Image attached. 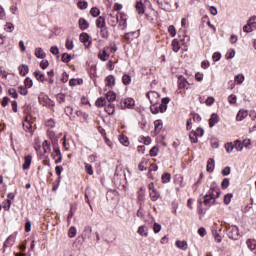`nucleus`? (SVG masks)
Listing matches in <instances>:
<instances>
[{
    "mask_svg": "<svg viewBox=\"0 0 256 256\" xmlns=\"http://www.w3.org/2000/svg\"><path fill=\"white\" fill-rule=\"evenodd\" d=\"M197 137H199L198 135L195 134V132H190L189 134V139L191 141V143H197L198 139Z\"/></svg>",
    "mask_w": 256,
    "mask_h": 256,
    "instance_id": "nucleus-50",
    "label": "nucleus"
},
{
    "mask_svg": "<svg viewBox=\"0 0 256 256\" xmlns=\"http://www.w3.org/2000/svg\"><path fill=\"white\" fill-rule=\"evenodd\" d=\"M159 155V147L154 146L150 150V157H157Z\"/></svg>",
    "mask_w": 256,
    "mask_h": 256,
    "instance_id": "nucleus-44",
    "label": "nucleus"
},
{
    "mask_svg": "<svg viewBox=\"0 0 256 256\" xmlns=\"http://www.w3.org/2000/svg\"><path fill=\"white\" fill-rule=\"evenodd\" d=\"M168 32L170 33L171 37H175V35H177V31L175 30V26L173 25L168 27Z\"/></svg>",
    "mask_w": 256,
    "mask_h": 256,
    "instance_id": "nucleus-61",
    "label": "nucleus"
},
{
    "mask_svg": "<svg viewBox=\"0 0 256 256\" xmlns=\"http://www.w3.org/2000/svg\"><path fill=\"white\" fill-rule=\"evenodd\" d=\"M123 85H129L131 83V76L129 74H124L122 77Z\"/></svg>",
    "mask_w": 256,
    "mask_h": 256,
    "instance_id": "nucleus-39",
    "label": "nucleus"
},
{
    "mask_svg": "<svg viewBox=\"0 0 256 256\" xmlns=\"http://www.w3.org/2000/svg\"><path fill=\"white\" fill-rule=\"evenodd\" d=\"M219 123V115L213 113L209 119V127H215Z\"/></svg>",
    "mask_w": 256,
    "mask_h": 256,
    "instance_id": "nucleus-15",
    "label": "nucleus"
},
{
    "mask_svg": "<svg viewBox=\"0 0 256 256\" xmlns=\"http://www.w3.org/2000/svg\"><path fill=\"white\" fill-rule=\"evenodd\" d=\"M15 243V236H9L7 240L4 242V247H11Z\"/></svg>",
    "mask_w": 256,
    "mask_h": 256,
    "instance_id": "nucleus-34",
    "label": "nucleus"
},
{
    "mask_svg": "<svg viewBox=\"0 0 256 256\" xmlns=\"http://www.w3.org/2000/svg\"><path fill=\"white\" fill-rule=\"evenodd\" d=\"M100 61H109V54L105 50H100L98 53Z\"/></svg>",
    "mask_w": 256,
    "mask_h": 256,
    "instance_id": "nucleus-22",
    "label": "nucleus"
},
{
    "mask_svg": "<svg viewBox=\"0 0 256 256\" xmlns=\"http://www.w3.org/2000/svg\"><path fill=\"white\" fill-rule=\"evenodd\" d=\"M206 169H207L208 173H213V171L215 169V159L210 158L208 160Z\"/></svg>",
    "mask_w": 256,
    "mask_h": 256,
    "instance_id": "nucleus-19",
    "label": "nucleus"
},
{
    "mask_svg": "<svg viewBox=\"0 0 256 256\" xmlns=\"http://www.w3.org/2000/svg\"><path fill=\"white\" fill-rule=\"evenodd\" d=\"M222 189H227L229 187V178H224L222 183H221Z\"/></svg>",
    "mask_w": 256,
    "mask_h": 256,
    "instance_id": "nucleus-63",
    "label": "nucleus"
},
{
    "mask_svg": "<svg viewBox=\"0 0 256 256\" xmlns=\"http://www.w3.org/2000/svg\"><path fill=\"white\" fill-rule=\"evenodd\" d=\"M39 101L41 105H43L44 107H49V108L55 107V102L49 99V97L39 98Z\"/></svg>",
    "mask_w": 256,
    "mask_h": 256,
    "instance_id": "nucleus-9",
    "label": "nucleus"
},
{
    "mask_svg": "<svg viewBox=\"0 0 256 256\" xmlns=\"http://www.w3.org/2000/svg\"><path fill=\"white\" fill-rule=\"evenodd\" d=\"M233 147L234 149H236V151H243V147H245V145L243 144V142L235 140L233 143Z\"/></svg>",
    "mask_w": 256,
    "mask_h": 256,
    "instance_id": "nucleus-28",
    "label": "nucleus"
},
{
    "mask_svg": "<svg viewBox=\"0 0 256 256\" xmlns=\"http://www.w3.org/2000/svg\"><path fill=\"white\" fill-rule=\"evenodd\" d=\"M192 132L195 133V135H197L198 137H203V134L205 133L202 128H197L195 131Z\"/></svg>",
    "mask_w": 256,
    "mask_h": 256,
    "instance_id": "nucleus-62",
    "label": "nucleus"
},
{
    "mask_svg": "<svg viewBox=\"0 0 256 256\" xmlns=\"http://www.w3.org/2000/svg\"><path fill=\"white\" fill-rule=\"evenodd\" d=\"M118 27L125 31L127 29V14L123 12H118Z\"/></svg>",
    "mask_w": 256,
    "mask_h": 256,
    "instance_id": "nucleus-2",
    "label": "nucleus"
},
{
    "mask_svg": "<svg viewBox=\"0 0 256 256\" xmlns=\"http://www.w3.org/2000/svg\"><path fill=\"white\" fill-rule=\"evenodd\" d=\"M119 141L124 147H129V138H127L125 135H120Z\"/></svg>",
    "mask_w": 256,
    "mask_h": 256,
    "instance_id": "nucleus-37",
    "label": "nucleus"
},
{
    "mask_svg": "<svg viewBox=\"0 0 256 256\" xmlns=\"http://www.w3.org/2000/svg\"><path fill=\"white\" fill-rule=\"evenodd\" d=\"M162 183H169L171 181V174L170 173H164L161 177Z\"/></svg>",
    "mask_w": 256,
    "mask_h": 256,
    "instance_id": "nucleus-45",
    "label": "nucleus"
},
{
    "mask_svg": "<svg viewBox=\"0 0 256 256\" xmlns=\"http://www.w3.org/2000/svg\"><path fill=\"white\" fill-rule=\"evenodd\" d=\"M42 147L44 149V153H51V144H49V141L45 140L42 143Z\"/></svg>",
    "mask_w": 256,
    "mask_h": 256,
    "instance_id": "nucleus-36",
    "label": "nucleus"
},
{
    "mask_svg": "<svg viewBox=\"0 0 256 256\" xmlns=\"http://www.w3.org/2000/svg\"><path fill=\"white\" fill-rule=\"evenodd\" d=\"M24 87H26L27 89H31L33 87V80L29 77H27L24 80Z\"/></svg>",
    "mask_w": 256,
    "mask_h": 256,
    "instance_id": "nucleus-40",
    "label": "nucleus"
},
{
    "mask_svg": "<svg viewBox=\"0 0 256 256\" xmlns=\"http://www.w3.org/2000/svg\"><path fill=\"white\" fill-rule=\"evenodd\" d=\"M34 75H35V77H36V79H37L38 81H41V83H43V81H45V75H44V74H41V72L35 71V72H34Z\"/></svg>",
    "mask_w": 256,
    "mask_h": 256,
    "instance_id": "nucleus-43",
    "label": "nucleus"
},
{
    "mask_svg": "<svg viewBox=\"0 0 256 256\" xmlns=\"http://www.w3.org/2000/svg\"><path fill=\"white\" fill-rule=\"evenodd\" d=\"M136 11L139 15H143V13H145V5L142 1L136 2Z\"/></svg>",
    "mask_w": 256,
    "mask_h": 256,
    "instance_id": "nucleus-18",
    "label": "nucleus"
},
{
    "mask_svg": "<svg viewBox=\"0 0 256 256\" xmlns=\"http://www.w3.org/2000/svg\"><path fill=\"white\" fill-rule=\"evenodd\" d=\"M77 7H78V9H81V10H85V9H87V7H89V4L87 3V2H83V1H79L78 3H77Z\"/></svg>",
    "mask_w": 256,
    "mask_h": 256,
    "instance_id": "nucleus-46",
    "label": "nucleus"
},
{
    "mask_svg": "<svg viewBox=\"0 0 256 256\" xmlns=\"http://www.w3.org/2000/svg\"><path fill=\"white\" fill-rule=\"evenodd\" d=\"M228 237L237 241V239H239V228L237 226L229 228Z\"/></svg>",
    "mask_w": 256,
    "mask_h": 256,
    "instance_id": "nucleus-6",
    "label": "nucleus"
},
{
    "mask_svg": "<svg viewBox=\"0 0 256 256\" xmlns=\"http://www.w3.org/2000/svg\"><path fill=\"white\" fill-rule=\"evenodd\" d=\"M234 81L237 83V85H241V83L245 81V76L243 74H238L234 77Z\"/></svg>",
    "mask_w": 256,
    "mask_h": 256,
    "instance_id": "nucleus-35",
    "label": "nucleus"
},
{
    "mask_svg": "<svg viewBox=\"0 0 256 256\" xmlns=\"http://www.w3.org/2000/svg\"><path fill=\"white\" fill-rule=\"evenodd\" d=\"M46 127H48L49 129H53V127H55V120L53 119H48L45 123Z\"/></svg>",
    "mask_w": 256,
    "mask_h": 256,
    "instance_id": "nucleus-54",
    "label": "nucleus"
},
{
    "mask_svg": "<svg viewBox=\"0 0 256 256\" xmlns=\"http://www.w3.org/2000/svg\"><path fill=\"white\" fill-rule=\"evenodd\" d=\"M172 49L175 53H178L179 49H181V45L179 44V40L174 39L172 41Z\"/></svg>",
    "mask_w": 256,
    "mask_h": 256,
    "instance_id": "nucleus-33",
    "label": "nucleus"
},
{
    "mask_svg": "<svg viewBox=\"0 0 256 256\" xmlns=\"http://www.w3.org/2000/svg\"><path fill=\"white\" fill-rule=\"evenodd\" d=\"M23 129L26 133H33V122H31V117H26L25 121L23 122Z\"/></svg>",
    "mask_w": 256,
    "mask_h": 256,
    "instance_id": "nucleus-7",
    "label": "nucleus"
},
{
    "mask_svg": "<svg viewBox=\"0 0 256 256\" xmlns=\"http://www.w3.org/2000/svg\"><path fill=\"white\" fill-rule=\"evenodd\" d=\"M73 47H74V45H73V40H71V39H67L66 40V49H68L69 51H71V50H73Z\"/></svg>",
    "mask_w": 256,
    "mask_h": 256,
    "instance_id": "nucleus-57",
    "label": "nucleus"
},
{
    "mask_svg": "<svg viewBox=\"0 0 256 256\" xmlns=\"http://www.w3.org/2000/svg\"><path fill=\"white\" fill-rule=\"evenodd\" d=\"M225 149L228 153H233V149H235L234 146H233V142L226 143L225 144Z\"/></svg>",
    "mask_w": 256,
    "mask_h": 256,
    "instance_id": "nucleus-53",
    "label": "nucleus"
},
{
    "mask_svg": "<svg viewBox=\"0 0 256 256\" xmlns=\"http://www.w3.org/2000/svg\"><path fill=\"white\" fill-rule=\"evenodd\" d=\"M207 195L211 197L215 203V199H219L221 195V189L218 186H211Z\"/></svg>",
    "mask_w": 256,
    "mask_h": 256,
    "instance_id": "nucleus-3",
    "label": "nucleus"
},
{
    "mask_svg": "<svg viewBox=\"0 0 256 256\" xmlns=\"http://www.w3.org/2000/svg\"><path fill=\"white\" fill-rule=\"evenodd\" d=\"M80 41L85 45V47H91L92 39L87 33L80 34Z\"/></svg>",
    "mask_w": 256,
    "mask_h": 256,
    "instance_id": "nucleus-8",
    "label": "nucleus"
},
{
    "mask_svg": "<svg viewBox=\"0 0 256 256\" xmlns=\"http://www.w3.org/2000/svg\"><path fill=\"white\" fill-rule=\"evenodd\" d=\"M53 159H55V163H61L63 157L61 156V150L59 148H55L54 152L52 153Z\"/></svg>",
    "mask_w": 256,
    "mask_h": 256,
    "instance_id": "nucleus-12",
    "label": "nucleus"
},
{
    "mask_svg": "<svg viewBox=\"0 0 256 256\" xmlns=\"http://www.w3.org/2000/svg\"><path fill=\"white\" fill-rule=\"evenodd\" d=\"M175 245L176 247H178V249H181L182 251H187V241L177 240Z\"/></svg>",
    "mask_w": 256,
    "mask_h": 256,
    "instance_id": "nucleus-24",
    "label": "nucleus"
},
{
    "mask_svg": "<svg viewBox=\"0 0 256 256\" xmlns=\"http://www.w3.org/2000/svg\"><path fill=\"white\" fill-rule=\"evenodd\" d=\"M18 91H19L20 95H27L29 93V91L27 90V88L25 86H19Z\"/></svg>",
    "mask_w": 256,
    "mask_h": 256,
    "instance_id": "nucleus-55",
    "label": "nucleus"
},
{
    "mask_svg": "<svg viewBox=\"0 0 256 256\" xmlns=\"http://www.w3.org/2000/svg\"><path fill=\"white\" fill-rule=\"evenodd\" d=\"M8 93L13 97V99H17V97H19V94H17V90H15L14 88L9 89Z\"/></svg>",
    "mask_w": 256,
    "mask_h": 256,
    "instance_id": "nucleus-59",
    "label": "nucleus"
},
{
    "mask_svg": "<svg viewBox=\"0 0 256 256\" xmlns=\"http://www.w3.org/2000/svg\"><path fill=\"white\" fill-rule=\"evenodd\" d=\"M4 31H6L7 33H13V31H15V25H13V23L11 22L6 23Z\"/></svg>",
    "mask_w": 256,
    "mask_h": 256,
    "instance_id": "nucleus-31",
    "label": "nucleus"
},
{
    "mask_svg": "<svg viewBox=\"0 0 256 256\" xmlns=\"http://www.w3.org/2000/svg\"><path fill=\"white\" fill-rule=\"evenodd\" d=\"M100 13H101V10H99V8L97 7H93L90 10V15H92V17H99Z\"/></svg>",
    "mask_w": 256,
    "mask_h": 256,
    "instance_id": "nucleus-41",
    "label": "nucleus"
},
{
    "mask_svg": "<svg viewBox=\"0 0 256 256\" xmlns=\"http://www.w3.org/2000/svg\"><path fill=\"white\" fill-rule=\"evenodd\" d=\"M18 71L19 74L22 75V77H25V75L29 73V66L22 64L21 66H19Z\"/></svg>",
    "mask_w": 256,
    "mask_h": 256,
    "instance_id": "nucleus-23",
    "label": "nucleus"
},
{
    "mask_svg": "<svg viewBox=\"0 0 256 256\" xmlns=\"http://www.w3.org/2000/svg\"><path fill=\"white\" fill-rule=\"evenodd\" d=\"M85 171H86V173H88V175H93V166L85 163Z\"/></svg>",
    "mask_w": 256,
    "mask_h": 256,
    "instance_id": "nucleus-56",
    "label": "nucleus"
},
{
    "mask_svg": "<svg viewBox=\"0 0 256 256\" xmlns=\"http://www.w3.org/2000/svg\"><path fill=\"white\" fill-rule=\"evenodd\" d=\"M147 159H142L141 162L138 164L139 171H147Z\"/></svg>",
    "mask_w": 256,
    "mask_h": 256,
    "instance_id": "nucleus-29",
    "label": "nucleus"
},
{
    "mask_svg": "<svg viewBox=\"0 0 256 256\" xmlns=\"http://www.w3.org/2000/svg\"><path fill=\"white\" fill-rule=\"evenodd\" d=\"M163 130V121L155 120L154 121V135H159Z\"/></svg>",
    "mask_w": 256,
    "mask_h": 256,
    "instance_id": "nucleus-11",
    "label": "nucleus"
},
{
    "mask_svg": "<svg viewBox=\"0 0 256 256\" xmlns=\"http://www.w3.org/2000/svg\"><path fill=\"white\" fill-rule=\"evenodd\" d=\"M248 115L247 110H240L236 116V119L238 121H243V119H245Z\"/></svg>",
    "mask_w": 256,
    "mask_h": 256,
    "instance_id": "nucleus-27",
    "label": "nucleus"
},
{
    "mask_svg": "<svg viewBox=\"0 0 256 256\" xmlns=\"http://www.w3.org/2000/svg\"><path fill=\"white\" fill-rule=\"evenodd\" d=\"M35 57H37L38 59H45V57H47V54L45 53V51H43V48H36Z\"/></svg>",
    "mask_w": 256,
    "mask_h": 256,
    "instance_id": "nucleus-20",
    "label": "nucleus"
},
{
    "mask_svg": "<svg viewBox=\"0 0 256 256\" xmlns=\"http://www.w3.org/2000/svg\"><path fill=\"white\" fill-rule=\"evenodd\" d=\"M228 103H230V105H235V103H237V96L235 94L228 96Z\"/></svg>",
    "mask_w": 256,
    "mask_h": 256,
    "instance_id": "nucleus-47",
    "label": "nucleus"
},
{
    "mask_svg": "<svg viewBox=\"0 0 256 256\" xmlns=\"http://www.w3.org/2000/svg\"><path fill=\"white\" fill-rule=\"evenodd\" d=\"M247 23L250 25V27L256 29V16H252Z\"/></svg>",
    "mask_w": 256,
    "mask_h": 256,
    "instance_id": "nucleus-49",
    "label": "nucleus"
},
{
    "mask_svg": "<svg viewBox=\"0 0 256 256\" xmlns=\"http://www.w3.org/2000/svg\"><path fill=\"white\" fill-rule=\"evenodd\" d=\"M119 21V13H117L116 15L110 14L108 16V23L109 25H111V27H117Z\"/></svg>",
    "mask_w": 256,
    "mask_h": 256,
    "instance_id": "nucleus-10",
    "label": "nucleus"
},
{
    "mask_svg": "<svg viewBox=\"0 0 256 256\" xmlns=\"http://www.w3.org/2000/svg\"><path fill=\"white\" fill-rule=\"evenodd\" d=\"M246 245L247 247L251 250V251H255L256 249V240L255 239H248L246 241Z\"/></svg>",
    "mask_w": 256,
    "mask_h": 256,
    "instance_id": "nucleus-26",
    "label": "nucleus"
},
{
    "mask_svg": "<svg viewBox=\"0 0 256 256\" xmlns=\"http://www.w3.org/2000/svg\"><path fill=\"white\" fill-rule=\"evenodd\" d=\"M79 27L81 31H85V29H89V22L85 20L84 18H80L78 21Z\"/></svg>",
    "mask_w": 256,
    "mask_h": 256,
    "instance_id": "nucleus-21",
    "label": "nucleus"
},
{
    "mask_svg": "<svg viewBox=\"0 0 256 256\" xmlns=\"http://www.w3.org/2000/svg\"><path fill=\"white\" fill-rule=\"evenodd\" d=\"M120 107L122 109H133L135 107V100L133 98H125L120 102Z\"/></svg>",
    "mask_w": 256,
    "mask_h": 256,
    "instance_id": "nucleus-4",
    "label": "nucleus"
},
{
    "mask_svg": "<svg viewBox=\"0 0 256 256\" xmlns=\"http://www.w3.org/2000/svg\"><path fill=\"white\" fill-rule=\"evenodd\" d=\"M149 197L151 201L155 202L159 201V199L161 198V194L159 193V191L153 190L152 192H149Z\"/></svg>",
    "mask_w": 256,
    "mask_h": 256,
    "instance_id": "nucleus-17",
    "label": "nucleus"
},
{
    "mask_svg": "<svg viewBox=\"0 0 256 256\" xmlns=\"http://www.w3.org/2000/svg\"><path fill=\"white\" fill-rule=\"evenodd\" d=\"M255 29L252 28L251 25H249V23H247L244 27H243V31L244 33H251L252 31H254Z\"/></svg>",
    "mask_w": 256,
    "mask_h": 256,
    "instance_id": "nucleus-58",
    "label": "nucleus"
},
{
    "mask_svg": "<svg viewBox=\"0 0 256 256\" xmlns=\"http://www.w3.org/2000/svg\"><path fill=\"white\" fill-rule=\"evenodd\" d=\"M56 175H58V180H61V173L63 172L62 166H56L55 167Z\"/></svg>",
    "mask_w": 256,
    "mask_h": 256,
    "instance_id": "nucleus-60",
    "label": "nucleus"
},
{
    "mask_svg": "<svg viewBox=\"0 0 256 256\" xmlns=\"http://www.w3.org/2000/svg\"><path fill=\"white\" fill-rule=\"evenodd\" d=\"M107 103V100L105 98L100 97L96 100V107H105V104Z\"/></svg>",
    "mask_w": 256,
    "mask_h": 256,
    "instance_id": "nucleus-38",
    "label": "nucleus"
},
{
    "mask_svg": "<svg viewBox=\"0 0 256 256\" xmlns=\"http://www.w3.org/2000/svg\"><path fill=\"white\" fill-rule=\"evenodd\" d=\"M68 235H69L70 239H73V237H75V235H77V229L72 226L69 229Z\"/></svg>",
    "mask_w": 256,
    "mask_h": 256,
    "instance_id": "nucleus-52",
    "label": "nucleus"
},
{
    "mask_svg": "<svg viewBox=\"0 0 256 256\" xmlns=\"http://www.w3.org/2000/svg\"><path fill=\"white\" fill-rule=\"evenodd\" d=\"M138 234L141 237H147L149 235V228L147 226L143 225L138 228Z\"/></svg>",
    "mask_w": 256,
    "mask_h": 256,
    "instance_id": "nucleus-16",
    "label": "nucleus"
},
{
    "mask_svg": "<svg viewBox=\"0 0 256 256\" xmlns=\"http://www.w3.org/2000/svg\"><path fill=\"white\" fill-rule=\"evenodd\" d=\"M100 33H101V37H103V39L109 38V31H107V27L101 28Z\"/></svg>",
    "mask_w": 256,
    "mask_h": 256,
    "instance_id": "nucleus-48",
    "label": "nucleus"
},
{
    "mask_svg": "<svg viewBox=\"0 0 256 256\" xmlns=\"http://www.w3.org/2000/svg\"><path fill=\"white\" fill-rule=\"evenodd\" d=\"M106 99L109 102L115 101V99H117V94L113 91H109L106 93Z\"/></svg>",
    "mask_w": 256,
    "mask_h": 256,
    "instance_id": "nucleus-30",
    "label": "nucleus"
},
{
    "mask_svg": "<svg viewBox=\"0 0 256 256\" xmlns=\"http://www.w3.org/2000/svg\"><path fill=\"white\" fill-rule=\"evenodd\" d=\"M106 113L108 115H115V105L114 104H109L108 106L105 107Z\"/></svg>",
    "mask_w": 256,
    "mask_h": 256,
    "instance_id": "nucleus-32",
    "label": "nucleus"
},
{
    "mask_svg": "<svg viewBox=\"0 0 256 256\" xmlns=\"http://www.w3.org/2000/svg\"><path fill=\"white\" fill-rule=\"evenodd\" d=\"M61 61H62L63 63H69V61H71V55H70V54H67V53H64V54L62 55Z\"/></svg>",
    "mask_w": 256,
    "mask_h": 256,
    "instance_id": "nucleus-51",
    "label": "nucleus"
},
{
    "mask_svg": "<svg viewBox=\"0 0 256 256\" xmlns=\"http://www.w3.org/2000/svg\"><path fill=\"white\" fill-rule=\"evenodd\" d=\"M146 97H148L151 105L155 104V103H159V101H161V98L159 96V94L156 91H150L146 94Z\"/></svg>",
    "mask_w": 256,
    "mask_h": 256,
    "instance_id": "nucleus-5",
    "label": "nucleus"
},
{
    "mask_svg": "<svg viewBox=\"0 0 256 256\" xmlns=\"http://www.w3.org/2000/svg\"><path fill=\"white\" fill-rule=\"evenodd\" d=\"M31 161H33V156L27 155L24 158V164L22 165V169L26 171V169H29L31 167Z\"/></svg>",
    "mask_w": 256,
    "mask_h": 256,
    "instance_id": "nucleus-13",
    "label": "nucleus"
},
{
    "mask_svg": "<svg viewBox=\"0 0 256 256\" xmlns=\"http://www.w3.org/2000/svg\"><path fill=\"white\" fill-rule=\"evenodd\" d=\"M171 100L169 98H162L161 103L157 102L154 104H151L150 111L153 113V115H157L159 113H165L167 111V105H169V102Z\"/></svg>",
    "mask_w": 256,
    "mask_h": 256,
    "instance_id": "nucleus-1",
    "label": "nucleus"
},
{
    "mask_svg": "<svg viewBox=\"0 0 256 256\" xmlns=\"http://www.w3.org/2000/svg\"><path fill=\"white\" fill-rule=\"evenodd\" d=\"M56 99H57L58 103H65V95L64 94H58L56 96Z\"/></svg>",
    "mask_w": 256,
    "mask_h": 256,
    "instance_id": "nucleus-64",
    "label": "nucleus"
},
{
    "mask_svg": "<svg viewBox=\"0 0 256 256\" xmlns=\"http://www.w3.org/2000/svg\"><path fill=\"white\" fill-rule=\"evenodd\" d=\"M96 27H98L99 29H103L106 27L105 17L103 16L98 17V19L96 20Z\"/></svg>",
    "mask_w": 256,
    "mask_h": 256,
    "instance_id": "nucleus-25",
    "label": "nucleus"
},
{
    "mask_svg": "<svg viewBox=\"0 0 256 256\" xmlns=\"http://www.w3.org/2000/svg\"><path fill=\"white\" fill-rule=\"evenodd\" d=\"M105 85H106V87H115V76L108 75L105 78Z\"/></svg>",
    "mask_w": 256,
    "mask_h": 256,
    "instance_id": "nucleus-14",
    "label": "nucleus"
},
{
    "mask_svg": "<svg viewBox=\"0 0 256 256\" xmlns=\"http://www.w3.org/2000/svg\"><path fill=\"white\" fill-rule=\"evenodd\" d=\"M188 82L185 78H179L180 89H187Z\"/></svg>",
    "mask_w": 256,
    "mask_h": 256,
    "instance_id": "nucleus-42",
    "label": "nucleus"
}]
</instances>
